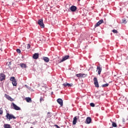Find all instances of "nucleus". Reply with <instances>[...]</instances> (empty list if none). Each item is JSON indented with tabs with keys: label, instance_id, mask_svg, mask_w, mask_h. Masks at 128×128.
Here are the masks:
<instances>
[{
	"label": "nucleus",
	"instance_id": "nucleus-30",
	"mask_svg": "<svg viewBox=\"0 0 128 128\" xmlns=\"http://www.w3.org/2000/svg\"><path fill=\"white\" fill-rule=\"evenodd\" d=\"M22 50H26V46H22Z\"/></svg>",
	"mask_w": 128,
	"mask_h": 128
},
{
	"label": "nucleus",
	"instance_id": "nucleus-9",
	"mask_svg": "<svg viewBox=\"0 0 128 128\" xmlns=\"http://www.w3.org/2000/svg\"><path fill=\"white\" fill-rule=\"evenodd\" d=\"M86 124H90L92 122V118L90 117H88L86 119Z\"/></svg>",
	"mask_w": 128,
	"mask_h": 128
},
{
	"label": "nucleus",
	"instance_id": "nucleus-2",
	"mask_svg": "<svg viewBox=\"0 0 128 128\" xmlns=\"http://www.w3.org/2000/svg\"><path fill=\"white\" fill-rule=\"evenodd\" d=\"M6 116L8 120H12L14 118V120H16V118L12 114H10L8 113L6 114Z\"/></svg>",
	"mask_w": 128,
	"mask_h": 128
},
{
	"label": "nucleus",
	"instance_id": "nucleus-3",
	"mask_svg": "<svg viewBox=\"0 0 128 128\" xmlns=\"http://www.w3.org/2000/svg\"><path fill=\"white\" fill-rule=\"evenodd\" d=\"M10 80L12 82V84L14 86H16V84H18V83H16V78L14 76H12L10 78Z\"/></svg>",
	"mask_w": 128,
	"mask_h": 128
},
{
	"label": "nucleus",
	"instance_id": "nucleus-16",
	"mask_svg": "<svg viewBox=\"0 0 128 128\" xmlns=\"http://www.w3.org/2000/svg\"><path fill=\"white\" fill-rule=\"evenodd\" d=\"M76 120H78V118H76V116L74 118L72 124H76Z\"/></svg>",
	"mask_w": 128,
	"mask_h": 128
},
{
	"label": "nucleus",
	"instance_id": "nucleus-8",
	"mask_svg": "<svg viewBox=\"0 0 128 128\" xmlns=\"http://www.w3.org/2000/svg\"><path fill=\"white\" fill-rule=\"evenodd\" d=\"M57 102H58V104H60L61 106H62L64 104L61 98H58L57 100Z\"/></svg>",
	"mask_w": 128,
	"mask_h": 128
},
{
	"label": "nucleus",
	"instance_id": "nucleus-12",
	"mask_svg": "<svg viewBox=\"0 0 128 128\" xmlns=\"http://www.w3.org/2000/svg\"><path fill=\"white\" fill-rule=\"evenodd\" d=\"M70 10L72 12H76V6H72L70 7Z\"/></svg>",
	"mask_w": 128,
	"mask_h": 128
},
{
	"label": "nucleus",
	"instance_id": "nucleus-20",
	"mask_svg": "<svg viewBox=\"0 0 128 128\" xmlns=\"http://www.w3.org/2000/svg\"><path fill=\"white\" fill-rule=\"evenodd\" d=\"M112 126L113 128H116L118 126L116 125V124L114 122H112Z\"/></svg>",
	"mask_w": 128,
	"mask_h": 128
},
{
	"label": "nucleus",
	"instance_id": "nucleus-25",
	"mask_svg": "<svg viewBox=\"0 0 128 128\" xmlns=\"http://www.w3.org/2000/svg\"><path fill=\"white\" fill-rule=\"evenodd\" d=\"M27 50H30V44H28L26 46Z\"/></svg>",
	"mask_w": 128,
	"mask_h": 128
},
{
	"label": "nucleus",
	"instance_id": "nucleus-28",
	"mask_svg": "<svg viewBox=\"0 0 128 128\" xmlns=\"http://www.w3.org/2000/svg\"><path fill=\"white\" fill-rule=\"evenodd\" d=\"M4 112L2 111V108H0V114H2Z\"/></svg>",
	"mask_w": 128,
	"mask_h": 128
},
{
	"label": "nucleus",
	"instance_id": "nucleus-26",
	"mask_svg": "<svg viewBox=\"0 0 128 128\" xmlns=\"http://www.w3.org/2000/svg\"><path fill=\"white\" fill-rule=\"evenodd\" d=\"M112 32H114V34H118V30H113Z\"/></svg>",
	"mask_w": 128,
	"mask_h": 128
},
{
	"label": "nucleus",
	"instance_id": "nucleus-36",
	"mask_svg": "<svg viewBox=\"0 0 128 128\" xmlns=\"http://www.w3.org/2000/svg\"><path fill=\"white\" fill-rule=\"evenodd\" d=\"M25 86H26V88H28V85H25Z\"/></svg>",
	"mask_w": 128,
	"mask_h": 128
},
{
	"label": "nucleus",
	"instance_id": "nucleus-31",
	"mask_svg": "<svg viewBox=\"0 0 128 128\" xmlns=\"http://www.w3.org/2000/svg\"><path fill=\"white\" fill-rule=\"evenodd\" d=\"M16 52H18V54H20V50L16 49Z\"/></svg>",
	"mask_w": 128,
	"mask_h": 128
},
{
	"label": "nucleus",
	"instance_id": "nucleus-38",
	"mask_svg": "<svg viewBox=\"0 0 128 128\" xmlns=\"http://www.w3.org/2000/svg\"><path fill=\"white\" fill-rule=\"evenodd\" d=\"M119 126H120V124H119Z\"/></svg>",
	"mask_w": 128,
	"mask_h": 128
},
{
	"label": "nucleus",
	"instance_id": "nucleus-21",
	"mask_svg": "<svg viewBox=\"0 0 128 128\" xmlns=\"http://www.w3.org/2000/svg\"><path fill=\"white\" fill-rule=\"evenodd\" d=\"M4 128H10V125L8 124H4Z\"/></svg>",
	"mask_w": 128,
	"mask_h": 128
},
{
	"label": "nucleus",
	"instance_id": "nucleus-14",
	"mask_svg": "<svg viewBox=\"0 0 128 128\" xmlns=\"http://www.w3.org/2000/svg\"><path fill=\"white\" fill-rule=\"evenodd\" d=\"M42 59L46 62H50V58H48V57L44 56Z\"/></svg>",
	"mask_w": 128,
	"mask_h": 128
},
{
	"label": "nucleus",
	"instance_id": "nucleus-15",
	"mask_svg": "<svg viewBox=\"0 0 128 128\" xmlns=\"http://www.w3.org/2000/svg\"><path fill=\"white\" fill-rule=\"evenodd\" d=\"M20 66L22 68H26V64L24 63L20 64Z\"/></svg>",
	"mask_w": 128,
	"mask_h": 128
},
{
	"label": "nucleus",
	"instance_id": "nucleus-24",
	"mask_svg": "<svg viewBox=\"0 0 128 128\" xmlns=\"http://www.w3.org/2000/svg\"><path fill=\"white\" fill-rule=\"evenodd\" d=\"M102 88H106V86H108V84H106L102 85Z\"/></svg>",
	"mask_w": 128,
	"mask_h": 128
},
{
	"label": "nucleus",
	"instance_id": "nucleus-22",
	"mask_svg": "<svg viewBox=\"0 0 128 128\" xmlns=\"http://www.w3.org/2000/svg\"><path fill=\"white\" fill-rule=\"evenodd\" d=\"M127 22H126V18H124L122 20V24H126Z\"/></svg>",
	"mask_w": 128,
	"mask_h": 128
},
{
	"label": "nucleus",
	"instance_id": "nucleus-40",
	"mask_svg": "<svg viewBox=\"0 0 128 128\" xmlns=\"http://www.w3.org/2000/svg\"><path fill=\"white\" fill-rule=\"evenodd\" d=\"M0 40H2L0 39Z\"/></svg>",
	"mask_w": 128,
	"mask_h": 128
},
{
	"label": "nucleus",
	"instance_id": "nucleus-10",
	"mask_svg": "<svg viewBox=\"0 0 128 128\" xmlns=\"http://www.w3.org/2000/svg\"><path fill=\"white\" fill-rule=\"evenodd\" d=\"M6 80V76L4 74H1L0 76V80L2 81Z\"/></svg>",
	"mask_w": 128,
	"mask_h": 128
},
{
	"label": "nucleus",
	"instance_id": "nucleus-39",
	"mask_svg": "<svg viewBox=\"0 0 128 128\" xmlns=\"http://www.w3.org/2000/svg\"><path fill=\"white\" fill-rule=\"evenodd\" d=\"M126 128V127H123V128Z\"/></svg>",
	"mask_w": 128,
	"mask_h": 128
},
{
	"label": "nucleus",
	"instance_id": "nucleus-33",
	"mask_svg": "<svg viewBox=\"0 0 128 128\" xmlns=\"http://www.w3.org/2000/svg\"><path fill=\"white\" fill-rule=\"evenodd\" d=\"M76 76H78V78H80V74H76Z\"/></svg>",
	"mask_w": 128,
	"mask_h": 128
},
{
	"label": "nucleus",
	"instance_id": "nucleus-32",
	"mask_svg": "<svg viewBox=\"0 0 128 128\" xmlns=\"http://www.w3.org/2000/svg\"><path fill=\"white\" fill-rule=\"evenodd\" d=\"M48 118H50V116H50V112H48Z\"/></svg>",
	"mask_w": 128,
	"mask_h": 128
},
{
	"label": "nucleus",
	"instance_id": "nucleus-4",
	"mask_svg": "<svg viewBox=\"0 0 128 128\" xmlns=\"http://www.w3.org/2000/svg\"><path fill=\"white\" fill-rule=\"evenodd\" d=\"M38 24H39V26H40V28H44V24L42 20H38Z\"/></svg>",
	"mask_w": 128,
	"mask_h": 128
},
{
	"label": "nucleus",
	"instance_id": "nucleus-5",
	"mask_svg": "<svg viewBox=\"0 0 128 128\" xmlns=\"http://www.w3.org/2000/svg\"><path fill=\"white\" fill-rule=\"evenodd\" d=\"M94 82L96 88H100V85H98V78H94Z\"/></svg>",
	"mask_w": 128,
	"mask_h": 128
},
{
	"label": "nucleus",
	"instance_id": "nucleus-37",
	"mask_svg": "<svg viewBox=\"0 0 128 128\" xmlns=\"http://www.w3.org/2000/svg\"><path fill=\"white\" fill-rule=\"evenodd\" d=\"M0 50H2V48H0Z\"/></svg>",
	"mask_w": 128,
	"mask_h": 128
},
{
	"label": "nucleus",
	"instance_id": "nucleus-11",
	"mask_svg": "<svg viewBox=\"0 0 128 128\" xmlns=\"http://www.w3.org/2000/svg\"><path fill=\"white\" fill-rule=\"evenodd\" d=\"M38 56H40L38 53H35L33 55V58H34V60H38Z\"/></svg>",
	"mask_w": 128,
	"mask_h": 128
},
{
	"label": "nucleus",
	"instance_id": "nucleus-19",
	"mask_svg": "<svg viewBox=\"0 0 128 128\" xmlns=\"http://www.w3.org/2000/svg\"><path fill=\"white\" fill-rule=\"evenodd\" d=\"M63 86H72V84H64Z\"/></svg>",
	"mask_w": 128,
	"mask_h": 128
},
{
	"label": "nucleus",
	"instance_id": "nucleus-17",
	"mask_svg": "<svg viewBox=\"0 0 128 128\" xmlns=\"http://www.w3.org/2000/svg\"><path fill=\"white\" fill-rule=\"evenodd\" d=\"M25 100L27 102H32V98H26Z\"/></svg>",
	"mask_w": 128,
	"mask_h": 128
},
{
	"label": "nucleus",
	"instance_id": "nucleus-29",
	"mask_svg": "<svg viewBox=\"0 0 128 128\" xmlns=\"http://www.w3.org/2000/svg\"><path fill=\"white\" fill-rule=\"evenodd\" d=\"M90 106H92V108H94V103H90Z\"/></svg>",
	"mask_w": 128,
	"mask_h": 128
},
{
	"label": "nucleus",
	"instance_id": "nucleus-35",
	"mask_svg": "<svg viewBox=\"0 0 128 128\" xmlns=\"http://www.w3.org/2000/svg\"><path fill=\"white\" fill-rule=\"evenodd\" d=\"M11 64H12V62H9L8 66H10Z\"/></svg>",
	"mask_w": 128,
	"mask_h": 128
},
{
	"label": "nucleus",
	"instance_id": "nucleus-7",
	"mask_svg": "<svg viewBox=\"0 0 128 128\" xmlns=\"http://www.w3.org/2000/svg\"><path fill=\"white\" fill-rule=\"evenodd\" d=\"M70 58V56H66L62 58V60L59 62H64V60H68V58Z\"/></svg>",
	"mask_w": 128,
	"mask_h": 128
},
{
	"label": "nucleus",
	"instance_id": "nucleus-41",
	"mask_svg": "<svg viewBox=\"0 0 128 128\" xmlns=\"http://www.w3.org/2000/svg\"><path fill=\"white\" fill-rule=\"evenodd\" d=\"M30 128H32V127H30Z\"/></svg>",
	"mask_w": 128,
	"mask_h": 128
},
{
	"label": "nucleus",
	"instance_id": "nucleus-1",
	"mask_svg": "<svg viewBox=\"0 0 128 128\" xmlns=\"http://www.w3.org/2000/svg\"><path fill=\"white\" fill-rule=\"evenodd\" d=\"M11 106L13 110H20V108L18 107V106H16V104L14 102L12 103Z\"/></svg>",
	"mask_w": 128,
	"mask_h": 128
},
{
	"label": "nucleus",
	"instance_id": "nucleus-13",
	"mask_svg": "<svg viewBox=\"0 0 128 128\" xmlns=\"http://www.w3.org/2000/svg\"><path fill=\"white\" fill-rule=\"evenodd\" d=\"M102 69L100 66L97 67V71L98 72V74H100V72H102Z\"/></svg>",
	"mask_w": 128,
	"mask_h": 128
},
{
	"label": "nucleus",
	"instance_id": "nucleus-18",
	"mask_svg": "<svg viewBox=\"0 0 128 128\" xmlns=\"http://www.w3.org/2000/svg\"><path fill=\"white\" fill-rule=\"evenodd\" d=\"M5 96H6V98H8V100H10V102H12L14 100V99H12V98L10 96L5 94Z\"/></svg>",
	"mask_w": 128,
	"mask_h": 128
},
{
	"label": "nucleus",
	"instance_id": "nucleus-27",
	"mask_svg": "<svg viewBox=\"0 0 128 128\" xmlns=\"http://www.w3.org/2000/svg\"><path fill=\"white\" fill-rule=\"evenodd\" d=\"M52 128H60V127L58 126L57 124H54V125H53Z\"/></svg>",
	"mask_w": 128,
	"mask_h": 128
},
{
	"label": "nucleus",
	"instance_id": "nucleus-23",
	"mask_svg": "<svg viewBox=\"0 0 128 128\" xmlns=\"http://www.w3.org/2000/svg\"><path fill=\"white\" fill-rule=\"evenodd\" d=\"M87 76H88V74H80L81 78H86Z\"/></svg>",
	"mask_w": 128,
	"mask_h": 128
},
{
	"label": "nucleus",
	"instance_id": "nucleus-6",
	"mask_svg": "<svg viewBox=\"0 0 128 128\" xmlns=\"http://www.w3.org/2000/svg\"><path fill=\"white\" fill-rule=\"evenodd\" d=\"M104 23V20H99L95 25V28H98V26H100L102 24Z\"/></svg>",
	"mask_w": 128,
	"mask_h": 128
},
{
	"label": "nucleus",
	"instance_id": "nucleus-34",
	"mask_svg": "<svg viewBox=\"0 0 128 128\" xmlns=\"http://www.w3.org/2000/svg\"><path fill=\"white\" fill-rule=\"evenodd\" d=\"M42 100H43L42 98H40V102H42Z\"/></svg>",
	"mask_w": 128,
	"mask_h": 128
}]
</instances>
